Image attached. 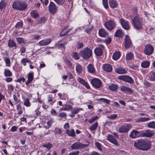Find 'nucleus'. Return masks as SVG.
<instances>
[{"label": "nucleus", "mask_w": 155, "mask_h": 155, "mask_svg": "<svg viewBox=\"0 0 155 155\" xmlns=\"http://www.w3.org/2000/svg\"><path fill=\"white\" fill-rule=\"evenodd\" d=\"M102 68L104 71L108 72H110L112 70V66L110 64H104Z\"/></svg>", "instance_id": "412c9836"}, {"label": "nucleus", "mask_w": 155, "mask_h": 155, "mask_svg": "<svg viewBox=\"0 0 155 155\" xmlns=\"http://www.w3.org/2000/svg\"><path fill=\"white\" fill-rule=\"evenodd\" d=\"M54 1L58 5H63L66 2L65 0H54Z\"/></svg>", "instance_id": "49530a36"}, {"label": "nucleus", "mask_w": 155, "mask_h": 155, "mask_svg": "<svg viewBox=\"0 0 155 155\" xmlns=\"http://www.w3.org/2000/svg\"><path fill=\"white\" fill-rule=\"evenodd\" d=\"M79 153V151H75L71 152L69 153L68 155H78Z\"/></svg>", "instance_id": "69168bd1"}, {"label": "nucleus", "mask_w": 155, "mask_h": 155, "mask_svg": "<svg viewBox=\"0 0 155 155\" xmlns=\"http://www.w3.org/2000/svg\"><path fill=\"white\" fill-rule=\"evenodd\" d=\"M150 65V62L148 61H144L142 62L141 64V66L144 68H147Z\"/></svg>", "instance_id": "c756f323"}, {"label": "nucleus", "mask_w": 155, "mask_h": 155, "mask_svg": "<svg viewBox=\"0 0 155 155\" xmlns=\"http://www.w3.org/2000/svg\"><path fill=\"white\" fill-rule=\"evenodd\" d=\"M150 120V119L149 117H141L137 119L136 120V122L137 123L144 122Z\"/></svg>", "instance_id": "c85d7f7f"}, {"label": "nucleus", "mask_w": 155, "mask_h": 155, "mask_svg": "<svg viewBox=\"0 0 155 155\" xmlns=\"http://www.w3.org/2000/svg\"><path fill=\"white\" fill-rule=\"evenodd\" d=\"M154 133L153 131L150 130H147L144 132L141 131L140 133L141 136L147 137H150L152 136Z\"/></svg>", "instance_id": "f8f14e48"}, {"label": "nucleus", "mask_w": 155, "mask_h": 155, "mask_svg": "<svg viewBox=\"0 0 155 155\" xmlns=\"http://www.w3.org/2000/svg\"><path fill=\"white\" fill-rule=\"evenodd\" d=\"M65 63L67 65L71 68H74L72 63L69 60H65Z\"/></svg>", "instance_id": "3c124183"}, {"label": "nucleus", "mask_w": 155, "mask_h": 155, "mask_svg": "<svg viewBox=\"0 0 155 155\" xmlns=\"http://www.w3.org/2000/svg\"><path fill=\"white\" fill-rule=\"evenodd\" d=\"M119 22L123 28L126 30L129 29V26L128 22L124 19H120Z\"/></svg>", "instance_id": "ddd939ff"}, {"label": "nucleus", "mask_w": 155, "mask_h": 155, "mask_svg": "<svg viewBox=\"0 0 155 155\" xmlns=\"http://www.w3.org/2000/svg\"><path fill=\"white\" fill-rule=\"evenodd\" d=\"M91 83L92 85L96 88H99L102 84L101 81L98 78H95L91 80Z\"/></svg>", "instance_id": "6e6552de"}, {"label": "nucleus", "mask_w": 155, "mask_h": 155, "mask_svg": "<svg viewBox=\"0 0 155 155\" xmlns=\"http://www.w3.org/2000/svg\"><path fill=\"white\" fill-rule=\"evenodd\" d=\"M104 46L103 45H98L96 48H95L94 52L96 55L97 56H101L103 53V50Z\"/></svg>", "instance_id": "1a4fd4ad"}, {"label": "nucleus", "mask_w": 155, "mask_h": 155, "mask_svg": "<svg viewBox=\"0 0 155 155\" xmlns=\"http://www.w3.org/2000/svg\"><path fill=\"white\" fill-rule=\"evenodd\" d=\"M4 61L5 63L6 66L8 67L11 66V61L8 57L4 58Z\"/></svg>", "instance_id": "4c0bfd02"}, {"label": "nucleus", "mask_w": 155, "mask_h": 155, "mask_svg": "<svg viewBox=\"0 0 155 155\" xmlns=\"http://www.w3.org/2000/svg\"><path fill=\"white\" fill-rule=\"evenodd\" d=\"M28 62V60L27 58H23L21 61V63L24 65H25V64L26 62Z\"/></svg>", "instance_id": "774afa93"}, {"label": "nucleus", "mask_w": 155, "mask_h": 155, "mask_svg": "<svg viewBox=\"0 0 155 155\" xmlns=\"http://www.w3.org/2000/svg\"><path fill=\"white\" fill-rule=\"evenodd\" d=\"M111 41V38L109 37L105 39V42L106 43V44H110Z\"/></svg>", "instance_id": "338daca9"}, {"label": "nucleus", "mask_w": 155, "mask_h": 155, "mask_svg": "<svg viewBox=\"0 0 155 155\" xmlns=\"http://www.w3.org/2000/svg\"><path fill=\"white\" fill-rule=\"evenodd\" d=\"M53 120L52 119L50 120L49 121H48L47 123L48 125V127H45V128L46 129H48L51 126L52 123H53Z\"/></svg>", "instance_id": "bf43d9fd"}, {"label": "nucleus", "mask_w": 155, "mask_h": 155, "mask_svg": "<svg viewBox=\"0 0 155 155\" xmlns=\"http://www.w3.org/2000/svg\"><path fill=\"white\" fill-rule=\"evenodd\" d=\"M85 146L79 142H76L72 144L71 147L72 150H78L84 147Z\"/></svg>", "instance_id": "9b49d317"}, {"label": "nucleus", "mask_w": 155, "mask_h": 155, "mask_svg": "<svg viewBox=\"0 0 155 155\" xmlns=\"http://www.w3.org/2000/svg\"><path fill=\"white\" fill-rule=\"evenodd\" d=\"M59 117L62 118L66 119L67 114L66 113L64 112H61L59 114Z\"/></svg>", "instance_id": "603ef678"}, {"label": "nucleus", "mask_w": 155, "mask_h": 155, "mask_svg": "<svg viewBox=\"0 0 155 155\" xmlns=\"http://www.w3.org/2000/svg\"><path fill=\"white\" fill-rule=\"evenodd\" d=\"M4 74L5 77H11L12 76V73L11 71L8 69H5Z\"/></svg>", "instance_id": "e433bc0d"}, {"label": "nucleus", "mask_w": 155, "mask_h": 155, "mask_svg": "<svg viewBox=\"0 0 155 155\" xmlns=\"http://www.w3.org/2000/svg\"><path fill=\"white\" fill-rule=\"evenodd\" d=\"M118 78L130 84H132L134 82V80L132 78L128 76H120L118 77Z\"/></svg>", "instance_id": "9d476101"}, {"label": "nucleus", "mask_w": 155, "mask_h": 155, "mask_svg": "<svg viewBox=\"0 0 155 155\" xmlns=\"http://www.w3.org/2000/svg\"><path fill=\"white\" fill-rule=\"evenodd\" d=\"M132 22L135 27L137 29H140L142 28L143 25L142 18L138 15H136L132 19Z\"/></svg>", "instance_id": "20e7f679"}, {"label": "nucleus", "mask_w": 155, "mask_h": 155, "mask_svg": "<svg viewBox=\"0 0 155 155\" xmlns=\"http://www.w3.org/2000/svg\"><path fill=\"white\" fill-rule=\"evenodd\" d=\"M27 6L26 3L18 1L14 2L12 5L14 8L19 10H25L27 8Z\"/></svg>", "instance_id": "7ed1b4c3"}, {"label": "nucleus", "mask_w": 155, "mask_h": 155, "mask_svg": "<svg viewBox=\"0 0 155 155\" xmlns=\"http://www.w3.org/2000/svg\"><path fill=\"white\" fill-rule=\"evenodd\" d=\"M34 77V74L33 73H30L28 74V79L31 81H32Z\"/></svg>", "instance_id": "864d4df0"}, {"label": "nucleus", "mask_w": 155, "mask_h": 155, "mask_svg": "<svg viewBox=\"0 0 155 155\" xmlns=\"http://www.w3.org/2000/svg\"><path fill=\"white\" fill-rule=\"evenodd\" d=\"M78 82L80 84L85 87L87 89H89L90 86L83 79L80 77H78L77 78Z\"/></svg>", "instance_id": "f3484780"}, {"label": "nucleus", "mask_w": 155, "mask_h": 155, "mask_svg": "<svg viewBox=\"0 0 155 155\" xmlns=\"http://www.w3.org/2000/svg\"><path fill=\"white\" fill-rule=\"evenodd\" d=\"M98 123L97 122H96L90 127L89 128L91 130H94L96 129Z\"/></svg>", "instance_id": "c03bdc74"}, {"label": "nucleus", "mask_w": 155, "mask_h": 155, "mask_svg": "<svg viewBox=\"0 0 155 155\" xmlns=\"http://www.w3.org/2000/svg\"><path fill=\"white\" fill-rule=\"evenodd\" d=\"M122 34V31L121 29H119L115 33V36L117 37H120Z\"/></svg>", "instance_id": "09e8293b"}, {"label": "nucleus", "mask_w": 155, "mask_h": 155, "mask_svg": "<svg viewBox=\"0 0 155 155\" xmlns=\"http://www.w3.org/2000/svg\"><path fill=\"white\" fill-rule=\"evenodd\" d=\"M154 48L150 44H147L145 47L143 51L144 53L147 55L152 54L153 52Z\"/></svg>", "instance_id": "0eeeda50"}, {"label": "nucleus", "mask_w": 155, "mask_h": 155, "mask_svg": "<svg viewBox=\"0 0 155 155\" xmlns=\"http://www.w3.org/2000/svg\"><path fill=\"white\" fill-rule=\"evenodd\" d=\"M57 7L53 2H50L48 7V9L51 13L54 14L57 11Z\"/></svg>", "instance_id": "4468645a"}, {"label": "nucleus", "mask_w": 155, "mask_h": 155, "mask_svg": "<svg viewBox=\"0 0 155 155\" xmlns=\"http://www.w3.org/2000/svg\"><path fill=\"white\" fill-rule=\"evenodd\" d=\"M104 8L107 9L108 6L107 4V0H102Z\"/></svg>", "instance_id": "13d9d810"}, {"label": "nucleus", "mask_w": 155, "mask_h": 155, "mask_svg": "<svg viewBox=\"0 0 155 155\" xmlns=\"http://www.w3.org/2000/svg\"><path fill=\"white\" fill-rule=\"evenodd\" d=\"M125 45L126 49H128L131 46L132 43L131 40L128 35L125 36L124 38Z\"/></svg>", "instance_id": "dca6fc26"}, {"label": "nucleus", "mask_w": 155, "mask_h": 155, "mask_svg": "<svg viewBox=\"0 0 155 155\" xmlns=\"http://www.w3.org/2000/svg\"><path fill=\"white\" fill-rule=\"evenodd\" d=\"M117 117V115L116 114H111L110 116H109L108 117L109 118L113 120H115L116 119Z\"/></svg>", "instance_id": "0e129e2a"}, {"label": "nucleus", "mask_w": 155, "mask_h": 155, "mask_svg": "<svg viewBox=\"0 0 155 155\" xmlns=\"http://www.w3.org/2000/svg\"><path fill=\"white\" fill-rule=\"evenodd\" d=\"M16 40L18 43L20 44L24 43L25 41V39L22 38H17Z\"/></svg>", "instance_id": "6e6d98bb"}, {"label": "nucleus", "mask_w": 155, "mask_h": 155, "mask_svg": "<svg viewBox=\"0 0 155 155\" xmlns=\"http://www.w3.org/2000/svg\"><path fill=\"white\" fill-rule=\"evenodd\" d=\"M120 90L124 92H128L130 94L132 93V89L129 87L124 86H121L120 87Z\"/></svg>", "instance_id": "5701e85b"}, {"label": "nucleus", "mask_w": 155, "mask_h": 155, "mask_svg": "<svg viewBox=\"0 0 155 155\" xmlns=\"http://www.w3.org/2000/svg\"><path fill=\"white\" fill-rule=\"evenodd\" d=\"M58 95L59 96L61 99H62L64 100H66V98H63V96L64 95L65 97H67V95L65 94H62L60 93H58Z\"/></svg>", "instance_id": "680f3d73"}, {"label": "nucleus", "mask_w": 155, "mask_h": 155, "mask_svg": "<svg viewBox=\"0 0 155 155\" xmlns=\"http://www.w3.org/2000/svg\"><path fill=\"white\" fill-rule=\"evenodd\" d=\"M95 145L96 147L99 150H101L102 148L101 147V144L99 142H95Z\"/></svg>", "instance_id": "4d7b16f0"}, {"label": "nucleus", "mask_w": 155, "mask_h": 155, "mask_svg": "<svg viewBox=\"0 0 155 155\" xmlns=\"http://www.w3.org/2000/svg\"><path fill=\"white\" fill-rule=\"evenodd\" d=\"M132 127L130 124H126L120 127L118 132L120 133H126L128 132Z\"/></svg>", "instance_id": "39448f33"}, {"label": "nucleus", "mask_w": 155, "mask_h": 155, "mask_svg": "<svg viewBox=\"0 0 155 155\" xmlns=\"http://www.w3.org/2000/svg\"><path fill=\"white\" fill-rule=\"evenodd\" d=\"M116 23L114 21L110 20L106 22L104 26L106 28L109 30H111L115 28Z\"/></svg>", "instance_id": "423d86ee"}, {"label": "nucleus", "mask_w": 155, "mask_h": 155, "mask_svg": "<svg viewBox=\"0 0 155 155\" xmlns=\"http://www.w3.org/2000/svg\"><path fill=\"white\" fill-rule=\"evenodd\" d=\"M87 69L88 72L91 73H93L95 71V68L93 65L91 64H88L87 66Z\"/></svg>", "instance_id": "bb28decb"}, {"label": "nucleus", "mask_w": 155, "mask_h": 155, "mask_svg": "<svg viewBox=\"0 0 155 155\" xmlns=\"http://www.w3.org/2000/svg\"><path fill=\"white\" fill-rule=\"evenodd\" d=\"M115 72L118 74H124L127 73V71L124 68H118L116 69Z\"/></svg>", "instance_id": "cd10ccee"}, {"label": "nucleus", "mask_w": 155, "mask_h": 155, "mask_svg": "<svg viewBox=\"0 0 155 155\" xmlns=\"http://www.w3.org/2000/svg\"><path fill=\"white\" fill-rule=\"evenodd\" d=\"M31 16L34 18H36L39 16L38 12L37 10H33L30 12Z\"/></svg>", "instance_id": "7c9ffc66"}, {"label": "nucleus", "mask_w": 155, "mask_h": 155, "mask_svg": "<svg viewBox=\"0 0 155 155\" xmlns=\"http://www.w3.org/2000/svg\"><path fill=\"white\" fill-rule=\"evenodd\" d=\"M8 46L9 47L12 48L16 47V44L13 39H10L8 42Z\"/></svg>", "instance_id": "72a5a7b5"}, {"label": "nucleus", "mask_w": 155, "mask_h": 155, "mask_svg": "<svg viewBox=\"0 0 155 155\" xmlns=\"http://www.w3.org/2000/svg\"><path fill=\"white\" fill-rule=\"evenodd\" d=\"M6 5V4L5 1L3 0H2L0 2V9H5Z\"/></svg>", "instance_id": "a19ab883"}, {"label": "nucleus", "mask_w": 155, "mask_h": 155, "mask_svg": "<svg viewBox=\"0 0 155 155\" xmlns=\"http://www.w3.org/2000/svg\"><path fill=\"white\" fill-rule=\"evenodd\" d=\"M152 76L150 78V80L151 81H155V72L152 71L150 72Z\"/></svg>", "instance_id": "5fc2aeb1"}, {"label": "nucleus", "mask_w": 155, "mask_h": 155, "mask_svg": "<svg viewBox=\"0 0 155 155\" xmlns=\"http://www.w3.org/2000/svg\"><path fill=\"white\" fill-rule=\"evenodd\" d=\"M134 146L137 148L143 150H147L151 147V143L150 141L139 139L136 140L134 143Z\"/></svg>", "instance_id": "f257e3e1"}, {"label": "nucleus", "mask_w": 155, "mask_h": 155, "mask_svg": "<svg viewBox=\"0 0 155 155\" xmlns=\"http://www.w3.org/2000/svg\"><path fill=\"white\" fill-rule=\"evenodd\" d=\"M134 59L133 54L131 52H128L126 54V59L127 60H130Z\"/></svg>", "instance_id": "f704fd0d"}, {"label": "nucleus", "mask_w": 155, "mask_h": 155, "mask_svg": "<svg viewBox=\"0 0 155 155\" xmlns=\"http://www.w3.org/2000/svg\"><path fill=\"white\" fill-rule=\"evenodd\" d=\"M98 118L97 116L93 117L88 120V122L90 123H92L94 122L96 120H97Z\"/></svg>", "instance_id": "8fccbe9b"}, {"label": "nucleus", "mask_w": 155, "mask_h": 155, "mask_svg": "<svg viewBox=\"0 0 155 155\" xmlns=\"http://www.w3.org/2000/svg\"><path fill=\"white\" fill-rule=\"evenodd\" d=\"M141 132V131H138L135 130H133L130 132L129 136L132 138L134 139L139 137V135H140V133Z\"/></svg>", "instance_id": "a211bd4d"}, {"label": "nucleus", "mask_w": 155, "mask_h": 155, "mask_svg": "<svg viewBox=\"0 0 155 155\" xmlns=\"http://www.w3.org/2000/svg\"><path fill=\"white\" fill-rule=\"evenodd\" d=\"M107 140L109 142L114 144L117 146H119V143L117 142V140L112 135L108 134L107 137Z\"/></svg>", "instance_id": "2eb2a0df"}, {"label": "nucleus", "mask_w": 155, "mask_h": 155, "mask_svg": "<svg viewBox=\"0 0 155 155\" xmlns=\"http://www.w3.org/2000/svg\"><path fill=\"white\" fill-rule=\"evenodd\" d=\"M43 146L44 147L47 148L48 149L50 150L52 147V145L49 142L43 143Z\"/></svg>", "instance_id": "37998d69"}, {"label": "nucleus", "mask_w": 155, "mask_h": 155, "mask_svg": "<svg viewBox=\"0 0 155 155\" xmlns=\"http://www.w3.org/2000/svg\"><path fill=\"white\" fill-rule=\"evenodd\" d=\"M118 87L117 85L114 84H112L110 85L109 87V89L113 91H116Z\"/></svg>", "instance_id": "58836bf2"}, {"label": "nucleus", "mask_w": 155, "mask_h": 155, "mask_svg": "<svg viewBox=\"0 0 155 155\" xmlns=\"http://www.w3.org/2000/svg\"><path fill=\"white\" fill-rule=\"evenodd\" d=\"M65 132L69 136L72 137H75L76 136V134L74 129H71L70 130L66 129L65 130Z\"/></svg>", "instance_id": "aec40b11"}, {"label": "nucleus", "mask_w": 155, "mask_h": 155, "mask_svg": "<svg viewBox=\"0 0 155 155\" xmlns=\"http://www.w3.org/2000/svg\"><path fill=\"white\" fill-rule=\"evenodd\" d=\"M16 109L18 114L21 115L23 112V110H25V108L22 107L21 104H19L16 106Z\"/></svg>", "instance_id": "393cba45"}, {"label": "nucleus", "mask_w": 155, "mask_h": 155, "mask_svg": "<svg viewBox=\"0 0 155 155\" xmlns=\"http://www.w3.org/2000/svg\"><path fill=\"white\" fill-rule=\"evenodd\" d=\"M24 105L27 107H30L31 105V104L28 98H26L24 100Z\"/></svg>", "instance_id": "79ce46f5"}, {"label": "nucleus", "mask_w": 155, "mask_h": 155, "mask_svg": "<svg viewBox=\"0 0 155 155\" xmlns=\"http://www.w3.org/2000/svg\"><path fill=\"white\" fill-rule=\"evenodd\" d=\"M120 55V52L117 51L115 52L112 56V58L114 60H117L118 59Z\"/></svg>", "instance_id": "2f4dec72"}, {"label": "nucleus", "mask_w": 155, "mask_h": 155, "mask_svg": "<svg viewBox=\"0 0 155 155\" xmlns=\"http://www.w3.org/2000/svg\"><path fill=\"white\" fill-rule=\"evenodd\" d=\"M8 91H10V92H11L13 91L14 87L12 85L10 84L8 85Z\"/></svg>", "instance_id": "e2e57ef3"}, {"label": "nucleus", "mask_w": 155, "mask_h": 155, "mask_svg": "<svg viewBox=\"0 0 155 155\" xmlns=\"http://www.w3.org/2000/svg\"><path fill=\"white\" fill-rule=\"evenodd\" d=\"M83 70L82 67L79 64H77L76 66V70L77 73L79 74L81 73Z\"/></svg>", "instance_id": "473e14b6"}, {"label": "nucleus", "mask_w": 155, "mask_h": 155, "mask_svg": "<svg viewBox=\"0 0 155 155\" xmlns=\"http://www.w3.org/2000/svg\"><path fill=\"white\" fill-rule=\"evenodd\" d=\"M23 25L22 22L20 21L18 22L16 25L15 27L16 28H20Z\"/></svg>", "instance_id": "052dcab7"}, {"label": "nucleus", "mask_w": 155, "mask_h": 155, "mask_svg": "<svg viewBox=\"0 0 155 155\" xmlns=\"http://www.w3.org/2000/svg\"><path fill=\"white\" fill-rule=\"evenodd\" d=\"M98 34L100 36L102 37H105L108 35L107 32L103 28H101L99 30Z\"/></svg>", "instance_id": "b1692460"}, {"label": "nucleus", "mask_w": 155, "mask_h": 155, "mask_svg": "<svg viewBox=\"0 0 155 155\" xmlns=\"http://www.w3.org/2000/svg\"><path fill=\"white\" fill-rule=\"evenodd\" d=\"M72 28H69L68 26L65 27L60 34V35L63 36L67 35L71 30L72 29Z\"/></svg>", "instance_id": "6ab92c4d"}, {"label": "nucleus", "mask_w": 155, "mask_h": 155, "mask_svg": "<svg viewBox=\"0 0 155 155\" xmlns=\"http://www.w3.org/2000/svg\"><path fill=\"white\" fill-rule=\"evenodd\" d=\"M71 56L73 58L76 60H78L79 58V55L77 52H73L71 54Z\"/></svg>", "instance_id": "a18cd8bd"}, {"label": "nucleus", "mask_w": 155, "mask_h": 155, "mask_svg": "<svg viewBox=\"0 0 155 155\" xmlns=\"http://www.w3.org/2000/svg\"><path fill=\"white\" fill-rule=\"evenodd\" d=\"M83 110V109L81 108H74L71 111V112L73 114L75 115Z\"/></svg>", "instance_id": "c9c22d12"}, {"label": "nucleus", "mask_w": 155, "mask_h": 155, "mask_svg": "<svg viewBox=\"0 0 155 155\" xmlns=\"http://www.w3.org/2000/svg\"><path fill=\"white\" fill-rule=\"evenodd\" d=\"M109 3L110 6L112 8H116L118 6V3L115 0H109Z\"/></svg>", "instance_id": "a878e982"}, {"label": "nucleus", "mask_w": 155, "mask_h": 155, "mask_svg": "<svg viewBox=\"0 0 155 155\" xmlns=\"http://www.w3.org/2000/svg\"><path fill=\"white\" fill-rule=\"evenodd\" d=\"M51 42V39H48L42 40L39 41L38 43L41 46L46 45L49 44Z\"/></svg>", "instance_id": "4be33fe9"}, {"label": "nucleus", "mask_w": 155, "mask_h": 155, "mask_svg": "<svg viewBox=\"0 0 155 155\" xmlns=\"http://www.w3.org/2000/svg\"><path fill=\"white\" fill-rule=\"evenodd\" d=\"M147 127L150 128L155 129V121H152L149 122L147 124Z\"/></svg>", "instance_id": "ea45409f"}, {"label": "nucleus", "mask_w": 155, "mask_h": 155, "mask_svg": "<svg viewBox=\"0 0 155 155\" xmlns=\"http://www.w3.org/2000/svg\"><path fill=\"white\" fill-rule=\"evenodd\" d=\"M81 56L84 59H87L91 57L92 55V50L88 48H86L80 51Z\"/></svg>", "instance_id": "f03ea898"}, {"label": "nucleus", "mask_w": 155, "mask_h": 155, "mask_svg": "<svg viewBox=\"0 0 155 155\" xmlns=\"http://www.w3.org/2000/svg\"><path fill=\"white\" fill-rule=\"evenodd\" d=\"M65 110L69 111L72 109L73 107L71 105L69 104H64L63 105Z\"/></svg>", "instance_id": "de8ad7c7"}]
</instances>
